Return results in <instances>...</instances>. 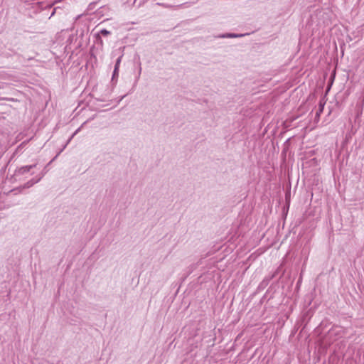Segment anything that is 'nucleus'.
Returning <instances> with one entry per match:
<instances>
[{
  "instance_id": "nucleus-1",
  "label": "nucleus",
  "mask_w": 364,
  "mask_h": 364,
  "mask_svg": "<svg viewBox=\"0 0 364 364\" xmlns=\"http://www.w3.org/2000/svg\"><path fill=\"white\" fill-rule=\"evenodd\" d=\"M119 63H120V58H119V59L117 60V63H116V65H115L114 71H116V70H117V69L118 68V66H119Z\"/></svg>"
},
{
  "instance_id": "nucleus-2",
  "label": "nucleus",
  "mask_w": 364,
  "mask_h": 364,
  "mask_svg": "<svg viewBox=\"0 0 364 364\" xmlns=\"http://www.w3.org/2000/svg\"><path fill=\"white\" fill-rule=\"evenodd\" d=\"M102 33H105V34H107L108 32L107 31H102Z\"/></svg>"
}]
</instances>
